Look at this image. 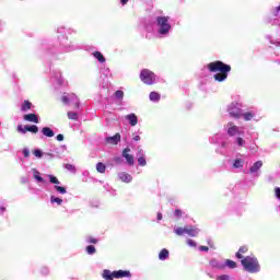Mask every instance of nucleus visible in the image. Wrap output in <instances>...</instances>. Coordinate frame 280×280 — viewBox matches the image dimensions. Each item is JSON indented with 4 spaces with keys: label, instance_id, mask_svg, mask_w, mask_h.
<instances>
[{
    "label": "nucleus",
    "instance_id": "f257e3e1",
    "mask_svg": "<svg viewBox=\"0 0 280 280\" xmlns=\"http://www.w3.org/2000/svg\"><path fill=\"white\" fill-rule=\"evenodd\" d=\"M209 71L214 74V80L217 82H224L229 78V73L231 72V66L222 62V61H213L208 65Z\"/></svg>",
    "mask_w": 280,
    "mask_h": 280
},
{
    "label": "nucleus",
    "instance_id": "f03ea898",
    "mask_svg": "<svg viewBox=\"0 0 280 280\" xmlns=\"http://www.w3.org/2000/svg\"><path fill=\"white\" fill-rule=\"evenodd\" d=\"M170 16H158L156 18V35L159 38H167L172 32V23H170Z\"/></svg>",
    "mask_w": 280,
    "mask_h": 280
},
{
    "label": "nucleus",
    "instance_id": "7ed1b4c3",
    "mask_svg": "<svg viewBox=\"0 0 280 280\" xmlns=\"http://www.w3.org/2000/svg\"><path fill=\"white\" fill-rule=\"evenodd\" d=\"M241 264L246 272H252L253 275L261 270V267L259 266V260H257L255 256H246L241 260Z\"/></svg>",
    "mask_w": 280,
    "mask_h": 280
},
{
    "label": "nucleus",
    "instance_id": "20e7f679",
    "mask_svg": "<svg viewBox=\"0 0 280 280\" xmlns=\"http://www.w3.org/2000/svg\"><path fill=\"white\" fill-rule=\"evenodd\" d=\"M58 43L61 54H71V51H77V49H80L75 42L69 40V38L65 35L58 37Z\"/></svg>",
    "mask_w": 280,
    "mask_h": 280
},
{
    "label": "nucleus",
    "instance_id": "39448f33",
    "mask_svg": "<svg viewBox=\"0 0 280 280\" xmlns=\"http://www.w3.org/2000/svg\"><path fill=\"white\" fill-rule=\"evenodd\" d=\"M140 80L144 84L152 85L156 84L158 78L156 74H154V72L150 71L149 69H143L140 72Z\"/></svg>",
    "mask_w": 280,
    "mask_h": 280
},
{
    "label": "nucleus",
    "instance_id": "423d86ee",
    "mask_svg": "<svg viewBox=\"0 0 280 280\" xmlns=\"http://www.w3.org/2000/svg\"><path fill=\"white\" fill-rule=\"evenodd\" d=\"M228 113L230 117H234V119H240L242 117V103L238 102H232L228 106Z\"/></svg>",
    "mask_w": 280,
    "mask_h": 280
},
{
    "label": "nucleus",
    "instance_id": "0eeeda50",
    "mask_svg": "<svg viewBox=\"0 0 280 280\" xmlns=\"http://www.w3.org/2000/svg\"><path fill=\"white\" fill-rule=\"evenodd\" d=\"M63 104H72L74 108H80V98L75 94H67L61 97Z\"/></svg>",
    "mask_w": 280,
    "mask_h": 280
},
{
    "label": "nucleus",
    "instance_id": "6e6552de",
    "mask_svg": "<svg viewBox=\"0 0 280 280\" xmlns=\"http://www.w3.org/2000/svg\"><path fill=\"white\" fill-rule=\"evenodd\" d=\"M241 117H243L245 121H252V119H256V121H259V119H261L257 109H252L249 112L242 113Z\"/></svg>",
    "mask_w": 280,
    "mask_h": 280
},
{
    "label": "nucleus",
    "instance_id": "1a4fd4ad",
    "mask_svg": "<svg viewBox=\"0 0 280 280\" xmlns=\"http://www.w3.org/2000/svg\"><path fill=\"white\" fill-rule=\"evenodd\" d=\"M261 167H264V162L257 161L249 167V174L255 178H259Z\"/></svg>",
    "mask_w": 280,
    "mask_h": 280
},
{
    "label": "nucleus",
    "instance_id": "9d476101",
    "mask_svg": "<svg viewBox=\"0 0 280 280\" xmlns=\"http://www.w3.org/2000/svg\"><path fill=\"white\" fill-rule=\"evenodd\" d=\"M225 131L229 137H235V135H240V127L235 126L233 122H228L225 125Z\"/></svg>",
    "mask_w": 280,
    "mask_h": 280
},
{
    "label": "nucleus",
    "instance_id": "9b49d317",
    "mask_svg": "<svg viewBox=\"0 0 280 280\" xmlns=\"http://www.w3.org/2000/svg\"><path fill=\"white\" fill-rule=\"evenodd\" d=\"M51 82H52V84H58V86H61V84H65V79L62 78V72H60L59 70L54 71Z\"/></svg>",
    "mask_w": 280,
    "mask_h": 280
},
{
    "label": "nucleus",
    "instance_id": "f8f14e48",
    "mask_svg": "<svg viewBox=\"0 0 280 280\" xmlns=\"http://www.w3.org/2000/svg\"><path fill=\"white\" fill-rule=\"evenodd\" d=\"M137 156H138V164L141 167H145L148 165V162L145 161V151H143V149H139Z\"/></svg>",
    "mask_w": 280,
    "mask_h": 280
},
{
    "label": "nucleus",
    "instance_id": "ddd939ff",
    "mask_svg": "<svg viewBox=\"0 0 280 280\" xmlns=\"http://www.w3.org/2000/svg\"><path fill=\"white\" fill-rule=\"evenodd\" d=\"M122 156L124 159H126L128 165H135V156L130 154V148L124 149Z\"/></svg>",
    "mask_w": 280,
    "mask_h": 280
},
{
    "label": "nucleus",
    "instance_id": "4468645a",
    "mask_svg": "<svg viewBox=\"0 0 280 280\" xmlns=\"http://www.w3.org/2000/svg\"><path fill=\"white\" fill-rule=\"evenodd\" d=\"M114 279H124V278H130L132 275L128 270H118L113 271Z\"/></svg>",
    "mask_w": 280,
    "mask_h": 280
},
{
    "label": "nucleus",
    "instance_id": "2eb2a0df",
    "mask_svg": "<svg viewBox=\"0 0 280 280\" xmlns=\"http://www.w3.org/2000/svg\"><path fill=\"white\" fill-rule=\"evenodd\" d=\"M198 233H200V229L191 225L186 226V235L189 237H197Z\"/></svg>",
    "mask_w": 280,
    "mask_h": 280
},
{
    "label": "nucleus",
    "instance_id": "dca6fc26",
    "mask_svg": "<svg viewBox=\"0 0 280 280\" xmlns=\"http://www.w3.org/2000/svg\"><path fill=\"white\" fill-rule=\"evenodd\" d=\"M125 119H127L130 126H137V124H139V118L135 115V113L128 114L125 116Z\"/></svg>",
    "mask_w": 280,
    "mask_h": 280
},
{
    "label": "nucleus",
    "instance_id": "f3484780",
    "mask_svg": "<svg viewBox=\"0 0 280 280\" xmlns=\"http://www.w3.org/2000/svg\"><path fill=\"white\" fill-rule=\"evenodd\" d=\"M118 178H119V180H121V183H132V175H130L126 172L119 173Z\"/></svg>",
    "mask_w": 280,
    "mask_h": 280
},
{
    "label": "nucleus",
    "instance_id": "a211bd4d",
    "mask_svg": "<svg viewBox=\"0 0 280 280\" xmlns=\"http://www.w3.org/2000/svg\"><path fill=\"white\" fill-rule=\"evenodd\" d=\"M210 266H211V268H215L217 270H224V268H225L224 262H222L218 259L210 260Z\"/></svg>",
    "mask_w": 280,
    "mask_h": 280
},
{
    "label": "nucleus",
    "instance_id": "6ab92c4d",
    "mask_svg": "<svg viewBox=\"0 0 280 280\" xmlns=\"http://www.w3.org/2000/svg\"><path fill=\"white\" fill-rule=\"evenodd\" d=\"M32 174H33V178L34 180H36V183H42L45 184V178H43V176H40V172H38V170L36 168H32Z\"/></svg>",
    "mask_w": 280,
    "mask_h": 280
},
{
    "label": "nucleus",
    "instance_id": "aec40b11",
    "mask_svg": "<svg viewBox=\"0 0 280 280\" xmlns=\"http://www.w3.org/2000/svg\"><path fill=\"white\" fill-rule=\"evenodd\" d=\"M47 178L49 180V183H51L52 189H56V187H62V184L60 183V180H58V177L54 176V175H47Z\"/></svg>",
    "mask_w": 280,
    "mask_h": 280
},
{
    "label": "nucleus",
    "instance_id": "412c9836",
    "mask_svg": "<svg viewBox=\"0 0 280 280\" xmlns=\"http://www.w3.org/2000/svg\"><path fill=\"white\" fill-rule=\"evenodd\" d=\"M107 143H112V145H117V143H119V141H121V135L116 133L113 137H108L106 138Z\"/></svg>",
    "mask_w": 280,
    "mask_h": 280
},
{
    "label": "nucleus",
    "instance_id": "4be33fe9",
    "mask_svg": "<svg viewBox=\"0 0 280 280\" xmlns=\"http://www.w3.org/2000/svg\"><path fill=\"white\" fill-rule=\"evenodd\" d=\"M24 121H31L33 124H38V116L36 114H26L23 116Z\"/></svg>",
    "mask_w": 280,
    "mask_h": 280
},
{
    "label": "nucleus",
    "instance_id": "5701e85b",
    "mask_svg": "<svg viewBox=\"0 0 280 280\" xmlns=\"http://www.w3.org/2000/svg\"><path fill=\"white\" fill-rule=\"evenodd\" d=\"M244 159H235L233 164H232V167H234V170H243L244 168Z\"/></svg>",
    "mask_w": 280,
    "mask_h": 280
},
{
    "label": "nucleus",
    "instance_id": "b1692460",
    "mask_svg": "<svg viewBox=\"0 0 280 280\" xmlns=\"http://www.w3.org/2000/svg\"><path fill=\"white\" fill-rule=\"evenodd\" d=\"M93 58H95V60H98V62H101V65H104V62H106V58L104 57V55L101 51H94L92 52Z\"/></svg>",
    "mask_w": 280,
    "mask_h": 280
},
{
    "label": "nucleus",
    "instance_id": "393cba45",
    "mask_svg": "<svg viewBox=\"0 0 280 280\" xmlns=\"http://www.w3.org/2000/svg\"><path fill=\"white\" fill-rule=\"evenodd\" d=\"M170 258V250H167L166 248L162 249L159 254V259L160 261H165V259Z\"/></svg>",
    "mask_w": 280,
    "mask_h": 280
},
{
    "label": "nucleus",
    "instance_id": "a878e982",
    "mask_svg": "<svg viewBox=\"0 0 280 280\" xmlns=\"http://www.w3.org/2000/svg\"><path fill=\"white\" fill-rule=\"evenodd\" d=\"M62 202V198L56 197L54 195L50 196V205H57V207H60Z\"/></svg>",
    "mask_w": 280,
    "mask_h": 280
},
{
    "label": "nucleus",
    "instance_id": "bb28decb",
    "mask_svg": "<svg viewBox=\"0 0 280 280\" xmlns=\"http://www.w3.org/2000/svg\"><path fill=\"white\" fill-rule=\"evenodd\" d=\"M223 266H225V268H230L231 270L237 268V262L236 261H233L231 259H226L224 262H223Z\"/></svg>",
    "mask_w": 280,
    "mask_h": 280
},
{
    "label": "nucleus",
    "instance_id": "cd10ccee",
    "mask_svg": "<svg viewBox=\"0 0 280 280\" xmlns=\"http://www.w3.org/2000/svg\"><path fill=\"white\" fill-rule=\"evenodd\" d=\"M42 133L44 135V137H48V138H51L55 136L54 130H51V128L49 127H44L42 129Z\"/></svg>",
    "mask_w": 280,
    "mask_h": 280
},
{
    "label": "nucleus",
    "instance_id": "c85d7f7f",
    "mask_svg": "<svg viewBox=\"0 0 280 280\" xmlns=\"http://www.w3.org/2000/svg\"><path fill=\"white\" fill-rule=\"evenodd\" d=\"M149 100L151 102H160L161 101V94L159 92H151L149 95Z\"/></svg>",
    "mask_w": 280,
    "mask_h": 280
},
{
    "label": "nucleus",
    "instance_id": "c756f323",
    "mask_svg": "<svg viewBox=\"0 0 280 280\" xmlns=\"http://www.w3.org/2000/svg\"><path fill=\"white\" fill-rule=\"evenodd\" d=\"M246 253H248V247L247 246L240 247L238 252L236 253L237 259H243L244 256H242V255H244Z\"/></svg>",
    "mask_w": 280,
    "mask_h": 280
},
{
    "label": "nucleus",
    "instance_id": "7c9ffc66",
    "mask_svg": "<svg viewBox=\"0 0 280 280\" xmlns=\"http://www.w3.org/2000/svg\"><path fill=\"white\" fill-rule=\"evenodd\" d=\"M174 233H175V235H179V236L187 235V226H185V228H175Z\"/></svg>",
    "mask_w": 280,
    "mask_h": 280
},
{
    "label": "nucleus",
    "instance_id": "2f4dec72",
    "mask_svg": "<svg viewBox=\"0 0 280 280\" xmlns=\"http://www.w3.org/2000/svg\"><path fill=\"white\" fill-rule=\"evenodd\" d=\"M103 279H105V280H113V279H115V276H113V272L110 270L105 269L103 271Z\"/></svg>",
    "mask_w": 280,
    "mask_h": 280
},
{
    "label": "nucleus",
    "instance_id": "473e14b6",
    "mask_svg": "<svg viewBox=\"0 0 280 280\" xmlns=\"http://www.w3.org/2000/svg\"><path fill=\"white\" fill-rule=\"evenodd\" d=\"M32 108V103L30 101H24V103L21 106V112L22 113H27Z\"/></svg>",
    "mask_w": 280,
    "mask_h": 280
},
{
    "label": "nucleus",
    "instance_id": "72a5a7b5",
    "mask_svg": "<svg viewBox=\"0 0 280 280\" xmlns=\"http://www.w3.org/2000/svg\"><path fill=\"white\" fill-rule=\"evenodd\" d=\"M234 143L238 145V148H244V145H246V140H244L242 137H237L234 140Z\"/></svg>",
    "mask_w": 280,
    "mask_h": 280
},
{
    "label": "nucleus",
    "instance_id": "f704fd0d",
    "mask_svg": "<svg viewBox=\"0 0 280 280\" xmlns=\"http://www.w3.org/2000/svg\"><path fill=\"white\" fill-rule=\"evenodd\" d=\"M220 139H222V136L220 133H217L210 137L209 141L210 143H220Z\"/></svg>",
    "mask_w": 280,
    "mask_h": 280
},
{
    "label": "nucleus",
    "instance_id": "c9c22d12",
    "mask_svg": "<svg viewBox=\"0 0 280 280\" xmlns=\"http://www.w3.org/2000/svg\"><path fill=\"white\" fill-rule=\"evenodd\" d=\"M96 171L100 173V174H104L106 172V165H104V163L102 162H98L96 164Z\"/></svg>",
    "mask_w": 280,
    "mask_h": 280
},
{
    "label": "nucleus",
    "instance_id": "e433bc0d",
    "mask_svg": "<svg viewBox=\"0 0 280 280\" xmlns=\"http://www.w3.org/2000/svg\"><path fill=\"white\" fill-rule=\"evenodd\" d=\"M57 194H60L61 196H65L67 194V188L63 186H58L56 188H52Z\"/></svg>",
    "mask_w": 280,
    "mask_h": 280
},
{
    "label": "nucleus",
    "instance_id": "4c0bfd02",
    "mask_svg": "<svg viewBox=\"0 0 280 280\" xmlns=\"http://www.w3.org/2000/svg\"><path fill=\"white\" fill-rule=\"evenodd\" d=\"M18 132H20L21 135H26L28 132V126L19 125Z\"/></svg>",
    "mask_w": 280,
    "mask_h": 280
},
{
    "label": "nucleus",
    "instance_id": "58836bf2",
    "mask_svg": "<svg viewBox=\"0 0 280 280\" xmlns=\"http://www.w3.org/2000/svg\"><path fill=\"white\" fill-rule=\"evenodd\" d=\"M101 73H102L103 75H105L106 78H108V75H110V68H108V67H106V66H103V67L101 68Z\"/></svg>",
    "mask_w": 280,
    "mask_h": 280
},
{
    "label": "nucleus",
    "instance_id": "ea45409f",
    "mask_svg": "<svg viewBox=\"0 0 280 280\" xmlns=\"http://www.w3.org/2000/svg\"><path fill=\"white\" fill-rule=\"evenodd\" d=\"M68 118L72 119L73 121H78V113H75V112H68Z\"/></svg>",
    "mask_w": 280,
    "mask_h": 280
},
{
    "label": "nucleus",
    "instance_id": "a19ab883",
    "mask_svg": "<svg viewBox=\"0 0 280 280\" xmlns=\"http://www.w3.org/2000/svg\"><path fill=\"white\" fill-rule=\"evenodd\" d=\"M33 154L36 156V159H43V151L40 149H35Z\"/></svg>",
    "mask_w": 280,
    "mask_h": 280
},
{
    "label": "nucleus",
    "instance_id": "79ce46f5",
    "mask_svg": "<svg viewBox=\"0 0 280 280\" xmlns=\"http://www.w3.org/2000/svg\"><path fill=\"white\" fill-rule=\"evenodd\" d=\"M115 97H116V100H124V91L117 90L115 92Z\"/></svg>",
    "mask_w": 280,
    "mask_h": 280
},
{
    "label": "nucleus",
    "instance_id": "37998d69",
    "mask_svg": "<svg viewBox=\"0 0 280 280\" xmlns=\"http://www.w3.org/2000/svg\"><path fill=\"white\" fill-rule=\"evenodd\" d=\"M88 255H95V246L90 245L86 247Z\"/></svg>",
    "mask_w": 280,
    "mask_h": 280
},
{
    "label": "nucleus",
    "instance_id": "c03bdc74",
    "mask_svg": "<svg viewBox=\"0 0 280 280\" xmlns=\"http://www.w3.org/2000/svg\"><path fill=\"white\" fill-rule=\"evenodd\" d=\"M28 132H33V135H36V132H38V126H28Z\"/></svg>",
    "mask_w": 280,
    "mask_h": 280
},
{
    "label": "nucleus",
    "instance_id": "a18cd8bd",
    "mask_svg": "<svg viewBox=\"0 0 280 280\" xmlns=\"http://www.w3.org/2000/svg\"><path fill=\"white\" fill-rule=\"evenodd\" d=\"M65 167L68 170V172H71L72 174H75V166L72 164H66Z\"/></svg>",
    "mask_w": 280,
    "mask_h": 280
},
{
    "label": "nucleus",
    "instance_id": "49530a36",
    "mask_svg": "<svg viewBox=\"0 0 280 280\" xmlns=\"http://www.w3.org/2000/svg\"><path fill=\"white\" fill-rule=\"evenodd\" d=\"M279 12H280V5H278V7H276V8H273V9L271 10V14H272L273 16H279Z\"/></svg>",
    "mask_w": 280,
    "mask_h": 280
},
{
    "label": "nucleus",
    "instance_id": "de8ad7c7",
    "mask_svg": "<svg viewBox=\"0 0 280 280\" xmlns=\"http://www.w3.org/2000/svg\"><path fill=\"white\" fill-rule=\"evenodd\" d=\"M217 280H231V277L229 275H220L217 277Z\"/></svg>",
    "mask_w": 280,
    "mask_h": 280
},
{
    "label": "nucleus",
    "instance_id": "09e8293b",
    "mask_svg": "<svg viewBox=\"0 0 280 280\" xmlns=\"http://www.w3.org/2000/svg\"><path fill=\"white\" fill-rule=\"evenodd\" d=\"M187 245L190 246V248H196L197 246L194 240H187Z\"/></svg>",
    "mask_w": 280,
    "mask_h": 280
},
{
    "label": "nucleus",
    "instance_id": "8fccbe9b",
    "mask_svg": "<svg viewBox=\"0 0 280 280\" xmlns=\"http://www.w3.org/2000/svg\"><path fill=\"white\" fill-rule=\"evenodd\" d=\"M88 243L89 244H97V238L93 237V236H89L88 237Z\"/></svg>",
    "mask_w": 280,
    "mask_h": 280
},
{
    "label": "nucleus",
    "instance_id": "3c124183",
    "mask_svg": "<svg viewBox=\"0 0 280 280\" xmlns=\"http://www.w3.org/2000/svg\"><path fill=\"white\" fill-rule=\"evenodd\" d=\"M175 218H180L183 215V210L176 209L174 212Z\"/></svg>",
    "mask_w": 280,
    "mask_h": 280
},
{
    "label": "nucleus",
    "instance_id": "603ef678",
    "mask_svg": "<svg viewBox=\"0 0 280 280\" xmlns=\"http://www.w3.org/2000/svg\"><path fill=\"white\" fill-rule=\"evenodd\" d=\"M22 154L25 156V159H27L30 156V149H23Z\"/></svg>",
    "mask_w": 280,
    "mask_h": 280
},
{
    "label": "nucleus",
    "instance_id": "864d4df0",
    "mask_svg": "<svg viewBox=\"0 0 280 280\" xmlns=\"http://www.w3.org/2000/svg\"><path fill=\"white\" fill-rule=\"evenodd\" d=\"M229 145H230V143L226 141L221 142V148H224L225 150H229Z\"/></svg>",
    "mask_w": 280,
    "mask_h": 280
},
{
    "label": "nucleus",
    "instance_id": "5fc2aeb1",
    "mask_svg": "<svg viewBox=\"0 0 280 280\" xmlns=\"http://www.w3.org/2000/svg\"><path fill=\"white\" fill-rule=\"evenodd\" d=\"M42 273L49 275V268H47V267L42 268Z\"/></svg>",
    "mask_w": 280,
    "mask_h": 280
},
{
    "label": "nucleus",
    "instance_id": "6e6d98bb",
    "mask_svg": "<svg viewBox=\"0 0 280 280\" xmlns=\"http://www.w3.org/2000/svg\"><path fill=\"white\" fill-rule=\"evenodd\" d=\"M57 141H65V136L62 133L57 135Z\"/></svg>",
    "mask_w": 280,
    "mask_h": 280
},
{
    "label": "nucleus",
    "instance_id": "4d7b16f0",
    "mask_svg": "<svg viewBox=\"0 0 280 280\" xmlns=\"http://www.w3.org/2000/svg\"><path fill=\"white\" fill-rule=\"evenodd\" d=\"M132 139H133L135 141H141V136H139V135H133Z\"/></svg>",
    "mask_w": 280,
    "mask_h": 280
},
{
    "label": "nucleus",
    "instance_id": "13d9d810",
    "mask_svg": "<svg viewBox=\"0 0 280 280\" xmlns=\"http://www.w3.org/2000/svg\"><path fill=\"white\" fill-rule=\"evenodd\" d=\"M199 250L207 253V250H209V247H207V246H200V247H199Z\"/></svg>",
    "mask_w": 280,
    "mask_h": 280
},
{
    "label": "nucleus",
    "instance_id": "bf43d9fd",
    "mask_svg": "<svg viewBox=\"0 0 280 280\" xmlns=\"http://www.w3.org/2000/svg\"><path fill=\"white\" fill-rule=\"evenodd\" d=\"M271 45H275L276 47H280V42H272V39H270Z\"/></svg>",
    "mask_w": 280,
    "mask_h": 280
},
{
    "label": "nucleus",
    "instance_id": "052dcab7",
    "mask_svg": "<svg viewBox=\"0 0 280 280\" xmlns=\"http://www.w3.org/2000/svg\"><path fill=\"white\" fill-rule=\"evenodd\" d=\"M158 220L159 221L163 220V214L161 212L158 213Z\"/></svg>",
    "mask_w": 280,
    "mask_h": 280
},
{
    "label": "nucleus",
    "instance_id": "680f3d73",
    "mask_svg": "<svg viewBox=\"0 0 280 280\" xmlns=\"http://www.w3.org/2000/svg\"><path fill=\"white\" fill-rule=\"evenodd\" d=\"M57 32L60 33V32H65V27L63 26H60L57 28Z\"/></svg>",
    "mask_w": 280,
    "mask_h": 280
},
{
    "label": "nucleus",
    "instance_id": "e2e57ef3",
    "mask_svg": "<svg viewBox=\"0 0 280 280\" xmlns=\"http://www.w3.org/2000/svg\"><path fill=\"white\" fill-rule=\"evenodd\" d=\"M129 0H120L121 5H126V3H128Z\"/></svg>",
    "mask_w": 280,
    "mask_h": 280
},
{
    "label": "nucleus",
    "instance_id": "0e129e2a",
    "mask_svg": "<svg viewBox=\"0 0 280 280\" xmlns=\"http://www.w3.org/2000/svg\"><path fill=\"white\" fill-rule=\"evenodd\" d=\"M0 213H5V207H0Z\"/></svg>",
    "mask_w": 280,
    "mask_h": 280
},
{
    "label": "nucleus",
    "instance_id": "69168bd1",
    "mask_svg": "<svg viewBox=\"0 0 280 280\" xmlns=\"http://www.w3.org/2000/svg\"><path fill=\"white\" fill-rule=\"evenodd\" d=\"M104 187H105V189H107L108 191H110V186H109V185H105Z\"/></svg>",
    "mask_w": 280,
    "mask_h": 280
},
{
    "label": "nucleus",
    "instance_id": "338daca9",
    "mask_svg": "<svg viewBox=\"0 0 280 280\" xmlns=\"http://www.w3.org/2000/svg\"><path fill=\"white\" fill-rule=\"evenodd\" d=\"M278 30H280V23H278Z\"/></svg>",
    "mask_w": 280,
    "mask_h": 280
},
{
    "label": "nucleus",
    "instance_id": "774afa93",
    "mask_svg": "<svg viewBox=\"0 0 280 280\" xmlns=\"http://www.w3.org/2000/svg\"><path fill=\"white\" fill-rule=\"evenodd\" d=\"M272 25H277V23H276V22H273V23H272Z\"/></svg>",
    "mask_w": 280,
    "mask_h": 280
}]
</instances>
